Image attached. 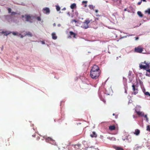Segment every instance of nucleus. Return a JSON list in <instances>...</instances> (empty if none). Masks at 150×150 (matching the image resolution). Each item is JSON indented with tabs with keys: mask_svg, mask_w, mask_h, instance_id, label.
<instances>
[{
	"mask_svg": "<svg viewBox=\"0 0 150 150\" xmlns=\"http://www.w3.org/2000/svg\"><path fill=\"white\" fill-rule=\"evenodd\" d=\"M139 67L141 69H146L147 68H149V63H146L145 61L144 62H142L139 64Z\"/></svg>",
	"mask_w": 150,
	"mask_h": 150,
	"instance_id": "7ed1b4c3",
	"label": "nucleus"
},
{
	"mask_svg": "<svg viewBox=\"0 0 150 150\" xmlns=\"http://www.w3.org/2000/svg\"><path fill=\"white\" fill-rule=\"evenodd\" d=\"M12 33L14 35H16L17 33H15L14 32H13Z\"/></svg>",
	"mask_w": 150,
	"mask_h": 150,
	"instance_id": "72a5a7b5",
	"label": "nucleus"
},
{
	"mask_svg": "<svg viewBox=\"0 0 150 150\" xmlns=\"http://www.w3.org/2000/svg\"><path fill=\"white\" fill-rule=\"evenodd\" d=\"M100 73V70L98 66L97 65H94L90 71V76L93 79H96L99 76Z\"/></svg>",
	"mask_w": 150,
	"mask_h": 150,
	"instance_id": "f257e3e1",
	"label": "nucleus"
},
{
	"mask_svg": "<svg viewBox=\"0 0 150 150\" xmlns=\"http://www.w3.org/2000/svg\"><path fill=\"white\" fill-rule=\"evenodd\" d=\"M144 48L141 46H139L134 48V52H136L141 53L143 50Z\"/></svg>",
	"mask_w": 150,
	"mask_h": 150,
	"instance_id": "39448f33",
	"label": "nucleus"
},
{
	"mask_svg": "<svg viewBox=\"0 0 150 150\" xmlns=\"http://www.w3.org/2000/svg\"><path fill=\"white\" fill-rule=\"evenodd\" d=\"M91 20H87L85 21L83 23V24L81 27L83 28L86 29L88 28V24L91 22Z\"/></svg>",
	"mask_w": 150,
	"mask_h": 150,
	"instance_id": "20e7f679",
	"label": "nucleus"
},
{
	"mask_svg": "<svg viewBox=\"0 0 150 150\" xmlns=\"http://www.w3.org/2000/svg\"><path fill=\"white\" fill-rule=\"evenodd\" d=\"M148 95L150 96V94L149 93Z\"/></svg>",
	"mask_w": 150,
	"mask_h": 150,
	"instance_id": "de8ad7c7",
	"label": "nucleus"
},
{
	"mask_svg": "<svg viewBox=\"0 0 150 150\" xmlns=\"http://www.w3.org/2000/svg\"><path fill=\"white\" fill-rule=\"evenodd\" d=\"M32 136H33V137H35V135L33 136V135H32Z\"/></svg>",
	"mask_w": 150,
	"mask_h": 150,
	"instance_id": "09e8293b",
	"label": "nucleus"
},
{
	"mask_svg": "<svg viewBox=\"0 0 150 150\" xmlns=\"http://www.w3.org/2000/svg\"><path fill=\"white\" fill-rule=\"evenodd\" d=\"M113 147L116 150H124L121 147L115 146H113Z\"/></svg>",
	"mask_w": 150,
	"mask_h": 150,
	"instance_id": "2eb2a0df",
	"label": "nucleus"
},
{
	"mask_svg": "<svg viewBox=\"0 0 150 150\" xmlns=\"http://www.w3.org/2000/svg\"><path fill=\"white\" fill-rule=\"evenodd\" d=\"M126 139L129 142H131L132 141V139H131V137L129 135H128L127 136H126Z\"/></svg>",
	"mask_w": 150,
	"mask_h": 150,
	"instance_id": "a211bd4d",
	"label": "nucleus"
},
{
	"mask_svg": "<svg viewBox=\"0 0 150 150\" xmlns=\"http://www.w3.org/2000/svg\"><path fill=\"white\" fill-rule=\"evenodd\" d=\"M9 17V16H6V17Z\"/></svg>",
	"mask_w": 150,
	"mask_h": 150,
	"instance_id": "49530a36",
	"label": "nucleus"
},
{
	"mask_svg": "<svg viewBox=\"0 0 150 150\" xmlns=\"http://www.w3.org/2000/svg\"><path fill=\"white\" fill-rule=\"evenodd\" d=\"M109 129L111 131L114 130L115 129V127L114 125L110 126L109 127Z\"/></svg>",
	"mask_w": 150,
	"mask_h": 150,
	"instance_id": "9d476101",
	"label": "nucleus"
},
{
	"mask_svg": "<svg viewBox=\"0 0 150 150\" xmlns=\"http://www.w3.org/2000/svg\"><path fill=\"white\" fill-rule=\"evenodd\" d=\"M11 33V32H9L8 31H2L1 32V33L2 34H4V35H9V34H10Z\"/></svg>",
	"mask_w": 150,
	"mask_h": 150,
	"instance_id": "1a4fd4ad",
	"label": "nucleus"
},
{
	"mask_svg": "<svg viewBox=\"0 0 150 150\" xmlns=\"http://www.w3.org/2000/svg\"><path fill=\"white\" fill-rule=\"evenodd\" d=\"M124 10L125 11H127V9L126 8Z\"/></svg>",
	"mask_w": 150,
	"mask_h": 150,
	"instance_id": "ea45409f",
	"label": "nucleus"
},
{
	"mask_svg": "<svg viewBox=\"0 0 150 150\" xmlns=\"http://www.w3.org/2000/svg\"><path fill=\"white\" fill-rule=\"evenodd\" d=\"M37 19L38 21H40L41 20V18L40 16H38L36 18Z\"/></svg>",
	"mask_w": 150,
	"mask_h": 150,
	"instance_id": "cd10ccee",
	"label": "nucleus"
},
{
	"mask_svg": "<svg viewBox=\"0 0 150 150\" xmlns=\"http://www.w3.org/2000/svg\"><path fill=\"white\" fill-rule=\"evenodd\" d=\"M6 146H9L10 144H9V142L8 140H6Z\"/></svg>",
	"mask_w": 150,
	"mask_h": 150,
	"instance_id": "a878e982",
	"label": "nucleus"
},
{
	"mask_svg": "<svg viewBox=\"0 0 150 150\" xmlns=\"http://www.w3.org/2000/svg\"><path fill=\"white\" fill-rule=\"evenodd\" d=\"M70 8L72 9H73L76 7V4L75 3H74L71 4L70 6Z\"/></svg>",
	"mask_w": 150,
	"mask_h": 150,
	"instance_id": "dca6fc26",
	"label": "nucleus"
},
{
	"mask_svg": "<svg viewBox=\"0 0 150 150\" xmlns=\"http://www.w3.org/2000/svg\"><path fill=\"white\" fill-rule=\"evenodd\" d=\"M93 22V23H96V22H94V21Z\"/></svg>",
	"mask_w": 150,
	"mask_h": 150,
	"instance_id": "c03bdc74",
	"label": "nucleus"
},
{
	"mask_svg": "<svg viewBox=\"0 0 150 150\" xmlns=\"http://www.w3.org/2000/svg\"><path fill=\"white\" fill-rule=\"evenodd\" d=\"M145 13H147L148 14H150V8H148L147 9V10H146L145 11Z\"/></svg>",
	"mask_w": 150,
	"mask_h": 150,
	"instance_id": "5701e85b",
	"label": "nucleus"
},
{
	"mask_svg": "<svg viewBox=\"0 0 150 150\" xmlns=\"http://www.w3.org/2000/svg\"><path fill=\"white\" fill-rule=\"evenodd\" d=\"M112 115H113L114 116V115H115V114L113 113V114Z\"/></svg>",
	"mask_w": 150,
	"mask_h": 150,
	"instance_id": "37998d69",
	"label": "nucleus"
},
{
	"mask_svg": "<svg viewBox=\"0 0 150 150\" xmlns=\"http://www.w3.org/2000/svg\"><path fill=\"white\" fill-rule=\"evenodd\" d=\"M146 75L147 76H150L149 74H148L147 73H146Z\"/></svg>",
	"mask_w": 150,
	"mask_h": 150,
	"instance_id": "f704fd0d",
	"label": "nucleus"
},
{
	"mask_svg": "<svg viewBox=\"0 0 150 150\" xmlns=\"http://www.w3.org/2000/svg\"><path fill=\"white\" fill-rule=\"evenodd\" d=\"M126 92H127V91H125V92L126 93Z\"/></svg>",
	"mask_w": 150,
	"mask_h": 150,
	"instance_id": "3c124183",
	"label": "nucleus"
},
{
	"mask_svg": "<svg viewBox=\"0 0 150 150\" xmlns=\"http://www.w3.org/2000/svg\"><path fill=\"white\" fill-rule=\"evenodd\" d=\"M135 40H137L139 39V38L138 37H135Z\"/></svg>",
	"mask_w": 150,
	"mask_h": 150,
	"instance_id": "4c0bfd02",
	"label": "nucleus"
},
{
	"mask_svg": "<svg viewBox=\"0 0 150 150\" xmlns=\"http://www.w3.org/2000/svg\"><path fill=\"white\" fill-rule=\"evenodd\" d=\"M56 9L57 11H59L60 9V8L59 6H56Z\"/></svg>",
	"mask_w": 150,
	"mask_h": 150,
	"instance_id": "393cba45",
	"label": "nucleus"
},
{
	"mask_svg": "<svg viewBox=\"0 0 150 150\" xmlns=\"http://www.w3.org/2000/svg\"><path fill=\"white\" fill-rule=\"evenodd\" d=\"M49 143L54 145H56V144L55 141L53 140L52 139L51 140L50 142H49Z\"/></svg>",
	"mask_w": 150,
	"mask_h": 150,
	"instance_id": "6ab92c4d",
	"label": "nucleus"
},
{
	"mask_svg": "<svg viewBox=\"0 0 150 150\" xmlns=\"http://www.w3.org/2000/svg\"><path fill=\"white\" fill-rule=\"evenodd\" d=\"M55 25V23H54V25Z\"/></svg>",
	"mask_w": 150,
	"mask_h": 150,
	"instance_id": "603ef678",
	"label": "nucleus"
},
{
	"mask_svg": "<svg viewBox=\"0 0 150 150\" xmlns=\"http://www.w3.org/2000/svg\"><path fill=\"white\" fill-rule=\"evenodd\" d=\"M95 12L96 13H97L98 12V11L97 10H96Z\"/></svg>",
	"mask_w": 150,
	"mask_h": 150,
	"instance_id": "e433bc0d",
	"label": "nucleus"
},
{
	"mask_svg": "<svg viewBox=\"0 0 150 150\" xmlns=\"http://www.w3.org/2000/svg\"><path fill=\"white\" fill-rule=\"evenodd\" d=\"M70 35L71 36H72V37L74 38H76V34L74 33L72 31H70L69 33Z\"/></svg>",
	"mask_w": 150,
	"mask_h": 150,
	"instance_id": "9b49d317",
	"label": "nucleus"
},
{
	"mask_svg": "<svg viewBox=\"0 0 150 150\" xmlns=\"http://www.w3.org/2000/svg\"><path fill=\"white\" fill-rule=\"evenodd\" d=\"M117 115H116L115 116V118H117Z\"/></svg>",
	"mask_w": 150,
	"mask_h": 150,
	"instance_id": "a19ab883",
	"label": "nucleus"
},
{
	"mask_svg": "<svg viewBox=\"0 0 150 150\" xmlns=\"http://www.w3.org/2000/svg\"><path fill=\"white\" fill-rule=\"evenodd\" d=\"M45 139V141L46 142H50L51 140L52 139L50 137H44Z\"/></svg>",
	"mask_w": 150,
	"mask_h": 150,
	"instance_id": "4468645a",
	"label": "nucleus"
},
{
	"mask_svg": "<svg viewBox=\"0 0 150 150\" xmlns=\"http://www.w3.org/2000/svg\"><path fill=\"white\" fill-rule=\"evenodd\" d=\"M69 37L70 38H71V37L70 36H69Z\"/></svg>",
	"mask_w": 150,
	"mask_h": 150,
	"instance_id": "8fccbe9b",
	"label": "nucleus"
},
{
	"mask_svg": "<svg viewBox=\"0 0 150 150\" xmlns=\"http://www.w3.org/2000/svg\"><path fill=\"white\" fill-rule=\"evenodd\" d=\"M71 22L73 23L74 22H75V23H76L77 22V21H76L75 19H72L71 20Z\"/></svg>",
	"mask_w": 150,
	"mask_h": 150,
	"instance_id": "c85d7f7f",
	"label": "nucleus"
},
{
	"mask_svg": "<svg viewBox=\"0 0 150 150\" xmlns=\"http://www.w3.org/2000/svg\"><path fill=\"white\" fill-rule=\"evenodd\" d=\"M16 14H17V13L16 12H11V15H16Z\"/></svg>",
	"mask_w": 150,
	"mask_h": 150,
	"instance_id": "7c9ffc66",
	"label": "nucleus"
},
{
	"mask_svg": "<svg viewBox=\"0 0 150 150\" xmlns=\"http://www.w3.org/2000/svg\"><path fill=\"white\" fill-rule=\"evenodd\" d=\"M26 35H28L30 37H32V33L30 32H28L24 36H25Z\"/></svg>",
	"mask_w": 150,
	"mask_h": 150,
	"instance_id": "aec40b11",
	"label": "nucleus"
},
{
	"mask_svg": "<svg viewBox=\"0 0 150 150\" xmlns=\"http://www.w3.org/2000/svg\"><path fill=\"white\" fill-rule=\"evenodd\" d=\"M42 43L44 44H45V42H42Z\"/></svg>",
	"mask_w": 150,
	"mask_h": 150,
	"instance_id": "a18cd8bd",
	"label": "nucleus"
},
{
	"mask_svg": "<svg viewBox=\"0 0 150 150\" xmlns=\"http://www.w3.org/2000/svg\"><path fill=\"white\" fill-rule=\"evenodd\" d=\"M22 18L25 17V21H29L30 23H32L33 21V19L35 17L32 16L30 15H25L22 16Z\"/></svg>",
	"mask_w": 150,
	"mask_h": 150,
	"instance_id": "f03ea898",
	"label": "nucleus"
},
{
	"mask_svg": "<svg viewBox=\"0 0 150 150\" xmlns=\"http://www.w3.org/2000/svg\"><path fill=\"white\" fill-rule=\"evenodd\" d=\"M132 86L133 88L132 89L134 92L133 93L134 95H136L138 93V89L137 88H135V86L134 84H133Z\"/></svg>",
	"mask_w": 150,
	"mask_h": 150,
	"instance_id": "0eeeda50",
	"label": "nucleus"
},
{
	"mask_svg": "<svg viewBox=\"0 0 150 150\" xmlns=\"http://www.w3.org/2000/svg\"><path fill=\"white\" fill-rule=\"evenodd\" d=\"M88 1H82V3L83 4H85L84 5V7H86L87 6V3Z\"/></svg>",
	"mask_w": 150,
	"mask_h": 150,
	"instance_id": "412c9836",
	"label": "nucleus"
},
{
	"mask_svg": "<svg viewBox=\"0 0 150 150\" xmlns=\"http://www.w3.org/2000/svg\"><path fill=\"white\" fill-rule=\"evenodd\" d=\"M149 93L148 92H146L145 93V94L146 95H148Z\"/></svg>",
	"mask_w": 150,
	"mask_h": 150,
	"instance_id": "473e14b6",
	"label": "nucleus"
},
{
	"mask_svg": "<svg viewBox=\"0 0 150 150\" xmlns=\"http://www.w3.org/2000/svg\"><path fill=\"white\" fill-rule=\"evenodd\" d=\"M8 13H10L11 12V8H8Z\"/></svg>",
	"mask_w": 150,
	"mask_h": 150,
	"instance_id": "c756f323",
	"label": "nucleus"
},
{
	"mask_svg": "<svg viewBox=\"0 0 150 150\" xmlns=\"http://www.w3.org/2000/svg\"><path fill=\"white\" fill-rule=\"evenodd\" d=\"M90 136L92 137H96L97 136L95 132H93Z\"/></svg>",
	"mask_w": 150,
	"mask_h": 150,
	"instance_id": "f3484780",
	"label": "nucleus"
},
{
	"mask_svg": "<svg viewBox=\"0 0 150 150\" xmlns=\"http://www.w3.org/2000/svg\"><path fill=\"white\" fill-rule=\"evenodd\" d=\"M137 14L140 17H142L143 16V15L142 14V13L139 11H138L137 12Z\"/></svg>",
	"mask_w": 150,
	"mask_h": 150,
	"instance_id": "4be33fe9",
	"label": "nucleus"
},
{
	"mask_svg": "<svg viewBox=\"0 0 150 150\" xmlns=\"http://www.w3.org/2000/svg\"><path fill=\"white\" fill-rule=\"evenodd\" d=\"M23 36L22 35H21V38H23Z\"/></svg>",
	"mask_w": 150,
	"mask_h": 150,
	"instance_id": "58836bf2",
	"label": "nucleus"
},
{
	"mask_svg": "<svg viewBox=\"0 0 150 150\" xmlns=\"http://www.w3.org/2000/svg\"><path fill=\"white\" fill-rule=\"evenodd\" d=\"M140 132V131L139 129H136L134 132V134L138 136Z\"/></svg>",
	"mask_w": 150,
	"mask_h": 150,
	"instance_id": "ddd939ff",
	"label": "nucleus"
},
{
	"mask_svg": "<svg viewBox=\"0 0 150 150\" xmlns=\"http://www.w3.org/2000/svg\"><path fill=\"white\" fill-rule=\"evenodd\" d=\"M143 116L144 117L146 118V120L147 122L148 121V117H147V115H144V116Z\"/></svg>",
	"mask_w": 150,
	"mask_h": 150,
	"instance_id": "b1692460",
	"label": "nucleus"
},
{
	"mask_svg": "<svg viewBox=\"0 0 150 150\" xmlns=\"http://www.w3.org/2000/svg\"><path fill=\"white\" fill-rule=\"evenodd\" d=\"M141 3H142V1H141L139 2L138 3V4L139 5H140L141 4Z\"/></svg>",
	"mask_w": 150,
	"mask_h": 150,
	"instance_id": "c9c22d12",
	"label": "nucleus"
},
{
	"mask_svg": "<svg viewBox=\"0 0 150 150\" xmlns=\"http://www.w3.org/2000/svg\"><path fill=\"white\" fill-rule=\"evenodd\" d=\"M143 1H146V0H142Z\"/></svg>",
	"mask_w": 150,
	"mask_h": 150,
	"instance_id": "79ce46f5",
	"label": "nucleus"
},
{
	"mask_svg": "<svg viewBox=\"0 0 150 150\" xmlns=\"http://www.w3.org/2000/svg\"><path fill=\"white\" fill-rule=\"evenodd\" d=\"M146 130L150 132V125H148L147 126Z\"/></svg>",
	"mask_w": 150,
	"mask_h": 150,
	"instance_id": "bb28decb",
	"label": "nucleus"
},
{
	"mask_svg": "<svg viewBox=\"0 0 150 150\" xmlns=\"http://www.w3.org/2000/svg\"><path fill=\"white\" fill-rule=\"evenodd\" d=\"M42 11L45 14H48L50 13V9L47 7H45L43 8Z\"/></svg>",
	"mask_w": 150,
	"mask_h": 150,
	"instance_id": "423d86ee",
	"label": "nucleus"
},
{
	"mask_svg": "<svg viewBox=\"0 0 150 150\" xmlns=\"http://www.w3.org/2000/svg\"><path fill=\"white\" fill-rule=\"evenodd\" d=\"M135 111L137 114L139 116H141L142 117L143 116H144V113L143 112L140 111H137L136 110Z\"/></svg>",
	"mask_w": 150,
	"mask_h": 150,
	"instance_id": "6e6552de",
	"label": "nucleus"
},
{
	"mask_svg": "<svg viewBox=\"0 0 150 150\" xmlns=\"http://www.w3.org/2000/svg\"><path fill=\"white\" fill-rule=\"evenodd\" d=\"M146 69V71L149 73H150V69H149V68H147Z\"/></svg>",
	"mask_w": 150,
	"mask_h": 150,
	"instance_id": "2f4dec72",
	"label": "nucleus"
},
{
	"mask_svg": "<svg viewBox=\"0 0 150 150\" xmlns=\"http://www.w3.org/2000/svg\"><path fill=\"white\" fill-rule=\"evenodd\" d=\"M52 38L54 40H56L57 38V37L56 35V34L54 33H53L52 34Z\"/></svg>",
	"mask_w": 150,
	"mask_h": 150,
	"instance_id": "f8f14e48",
	"label": "nucleus"
}]
</instances>
